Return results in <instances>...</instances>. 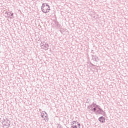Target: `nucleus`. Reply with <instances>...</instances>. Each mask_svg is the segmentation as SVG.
Wrapping results in <instances>:
<instances>
[{"label":"nucleus","mask_w":128,"mask_h":128,"mask_svg":"<svg viewBox=\"0 0 128 128\" xmlns=\"http://www.w3.org/2000/svg\"><path fill=\"white\" fill-rule=\"evenodd\" d=\"M2 122H6L4 126H8L6 128H10V121L9 120L8 118H6V119H3Z\"/></svg>","instance_id":"nucleus-1"},{"label":"nucleus","mask_w":128,"mask_h":128,"mask_svg":"<svg viewBox=\"0 0 128 128\" xmlns=\"http://www.w3.org/2000/svg\"><path fill=\"white\" fill-rule=\"evenodd\" d=\"M41 10L42 12H44V14H48V12H49V11H48V8L46 6V5H44V4H42Z\"/></svg>","instance_id":"nucleus-2"},{"label":"nucleus","mask_w":128,"mask_h":128,"mask_svg":"<svg viewBox=\"0 0 128 128\" xmlns=\"http://www.w3.org/2000/svg\"><path fill=\"white\" fill-rule=\"evenodd\" d=\"M98 110H96V112L97 114H102V113L104 112V110L100 108V106H98V108H97Z\"/></svg>","instance_id":"nucleus-3"},{"label":"nucleus","mask_w":128,"mask_h":128,"mask_svg":"<svg viewBox=\"0 0 128 128\" xmlns=\"http://www.w3.org/2000/svg\"><path fill=\"white\" fill-rule=\"evenodd\" d=\"M98 120L99 122H102V124H104L106 122V118L102 116L98 118Z\"/></svg>","instance_id":"nucleus-4"},{"label":"nucleus","mask_w":128,"mask_h":128,"mask_svg":"<svg viewBox=\"0 0 128 128\" xmlns=\"http://www.w3.org/2000/svg\"><path fill=\"white\" fill-rule=\"evenodd\" d=\"M41 116L42 118H48V114L46 112H44L41 114Z\"/></svg>","instance_id":"nucleus-5"},{"label":"nucleus","mask_w":128,"mask_h":128,"mask_svg":"<svg viewBox=\"0 0 128 128\" xmlns=\"http://www.w3.org/2000/svg\"><path fill=\"white\" fill-rule=\"evenodd\" d=\"M98 105H97L96 104H95L94 102H92V104L90 106H88V108H94L96 106V108H98Z\"/></svg>","instance_id":"nucleus-6"},{"label":"nucleus","mask_w":128,"mask_h":128,"mask_svg":"<svg viewBox=\"0 0 128 128\" xmlns=\"http://www.w3.org/2000/svg\"><path fill=\"white\" fill-rule=\"evenodd\" d=\"M44 48H46V50H48V44H46L45 46L44 45Z\"/></svg>","instance_id":"nucleus-7"},{"label":"nucleus","mask_w":128,"mask_h":128,"mask_svg":"<svg viewBox=\"0 0 128 128\" xmlns=\"http://www.w3.org/2000/svg\"><path fill=\"white\" fill-rule=\"evenodd\" d=\"M93 60H95V62H98V57H94L93 58Z\"/></svg>","instance_id":"nucleus-8"},{"label":"nucleus","mask_w":128,"mask_h":128,"mask_svg":"<svg viewBox=\"0 0 128 128\" xmlns=\"http://www.w3.org/2000/svg\"><path fill=\"white\" fill-rule=\"evenodd\" d=\"M88 110H92V112H94V108L91 107H88Z\"/></svg>","instance_id":"nucleus-9"},{"label":"nucleus","mask_w":128,"mask_h":128,"mask_svg":"<svg viewBox=\"0 0 128 128\" xmlns=\"http://www.w3.org/2000/svg\"><path fill=\"white\" fill-rule=\"evenodd\" d=\"M96 108H96V106L95 108H93V112H96Z\"/></svg>","instance_id":"nucleus-10"},{"label":"nucleus","mask_w":128,"mask_h":128,"mask_svg":"<svg viewBox=\"0 0 128 128\" xmlns=\"http://www.w3.org/2000/svg\"><path fill=\"white\" fill-rule=\"evenodd\" d=\"M44 6H46L48 7V8H50V5H48V4L46 3H44Z\"/></svg>","instance_id":"nucleus-11"},{"label":"nucleus","mask_w":128,"mask_h":128,"mask_svg":"<svg viewBox=\"0 0 128 128\" xmlns=\"http://www.w3.org/2000/svg\"><path fill=\"white\" fill-rule=\"evenodd\" d=\"M12 12V11L10 12H6V14H8V16H10Z\"/></svg>","instance_id":"nucleus-12"},{"label":"nucleus","mask_w":128,"mask_h":128,"mask_svg":"<svg viewBox=\"0 0 128 128\" xmlns=\"http://www.w3.org/2000/svg\"><path fill=\"white\" fill-rule=\"evenodd\" d=\"M40 46H44V43H42V42L41 44H40Z\"/></svg>","instance_id":"nucleus-13"},{"label":"nucleus","mask_w":128,"mask_h":128,"mask_svg":"<svg viewBox=\"0 0 128 128\" xmlns=\"http://www.w3.org/2000/svg\"><path fill=\"white\" fill-rule=\"evenodd\" d=\"M78 124V122H76V121H74L73 122V124Z\"/></svg>","instance_id":"nucleus-14"},{"label":"nucleus","mask_w":128,"mask_h":128,"mask_svg":"<svg viewBox=\"0 0 128 128\" xmlns=\"http://www.w3.org/2000/svg\"><path fill=\"white\" fill-rule=\"evenodd\" d=\"M78 128H80V124H78Z\"/></svg>","instance_id":"nucleus-15"},{"label":"nucleus","mask_w":128,"mask_h":128,"mask_svg":"<svg viewBox=\"0 0 128 128\" xmlns=\"http://www.w3.org/2000/svg\"><path fill=\"white\" fill-rule=\"evenodd\" d=\"M73 128H78V126H76V125H75L73 126Z\"/></svg>","instance_id":"nucleus-16"},{"label":"nucleus","mask_w":128,"mask_h":128,"mask_svg":"<svg viewBox=\"0 0 128 128\" xmlns=\"http://www.w3.org/2000/svg\"><path fill=\"white\" fill-rule=\"evenodd\" d=\"M10 16H14V14L12 13Z\"/></svg>","instance_id":"nucleus-17"},{"label":"nucleus","mask_w":128,"mask_h":128,"mask_svg":"<svg viewBox=\"0 0 128 128\" xmlns=\"http://www.w3.org/2000/svg\"><path fill=\"white\" fill-rule=\"evenodd\" d=\"M88 100H90V99L87 100H86L87 104H88V102H90Z\"/></svg>","instance_id":"nucleus-18"},{"label":"nucleus","mask_w":128,"mask_h":128,"mask_svg":"<svg viewBox=\"0 0 128 128\" xmlns=\"http://www.w3.org/2000/svg\"><path fill=\"white\" fill-rule=\"evenodd\" d=\"M48 10H50V8H48Z\"/></svg>","instance_id":"nucleus-19"}]
</instances>
